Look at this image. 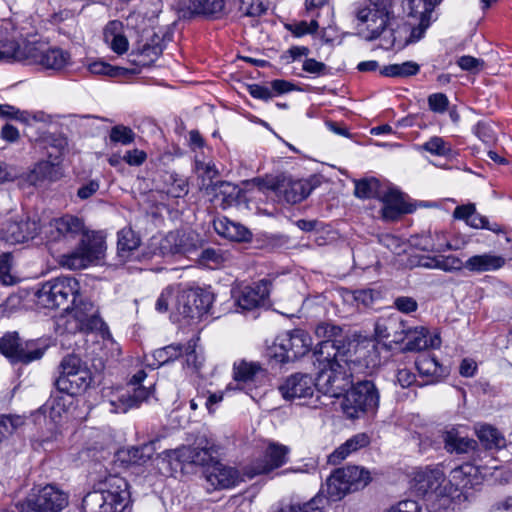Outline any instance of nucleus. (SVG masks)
I'll list each match as a JSON object with an SVG mask.
<instances>
[{"label": "nucleus", "mask_w": 512, "mask_h": 512, "mask_svg": "<svg viewBox=\"0 0 512 512\" xmlns=\"http://www.w3.org/2000/svg\"><path fill=\"white\" fill-rule=\"evenodd\" d=\"M43 234L49 243L66 245L81 237L75 249L57 258L58 264L68 270L85 269L96 264L106 251L104 239L97 235L88 236L84 221L74 215L66 214L52 219L44 226Z\"/></svg>", "instance_id": "obj_1"}, {"label": "nucleus", "mask_w": 512, "mask_h": 512, "mask_svg": "<svg viewBox=\"0 0 512 512\" xmlns=\"http://www.w3.org/2000/svg\"><path fill=\"white\" fill-rule=\"evenodd\" d=\"M0 63H23L37 65L45 70L61 71L71 64V55L67 50L43 40L18 42L14 24L1 20Z\"/></svg>", "instance_id": "obj_2"}, {"label": "nucleus", "mask_w": 512, "mask_h": 512, "mask_svg": "<svg viewBox=\"0 0 512 512\" xmlns=\"http://www.w3.org/2000/svg\"><path fill=\"white\" fill-rule=\"evenodd\" d=\"M130 501L129 485L119 475H109L82 501L84 512H123Z\"/></svg>", "instance_id": "obj_3"}, {"label": "nucleus", "mask_w": 512, "mask_h": 512, "mask_svg": "<svg viewBox=\"0 0 512 512\" xmlns=\"http://www.w3.org/2000/svg\"><path fill=\"white\" fill-rule=\"evenodd\" d=\"M317 391L329 397H340L352 384L351 372L343 354L318 357Z\"/></svg>", "instance_id": "obj_4"}, {"label": "nucleus", "mask_w": 512, "mask_h": 512, "mask_svg": "<svg viewBox=\"0 0 512 512\" xmlns=\"http://www.w3.org/2000/svg\"><path fill=\"white\" fill-rule=\"evenodd\" d=\"M370 5L355 10L357 29L366 40L378 38L390 25L393 0H368Z\"/></svg>", "instance_id": "obj_5"}, {"label": "nucleus", "mask_w": 512, "mask_h": 512, "mask_svg": "<svg viewBox=\"0 0 512 512\" xmlns=\"http://www.w3.org/2000/svg\"><path fill=\"white\" fill-rule=\"evenodd\" d=\"M411 488L419 495L439 502V509L451 506L447 479L440 467L417 468L413 472Z\"/></svg>", "instance_id": "obj_6"}, {"label": "nucleus", "mask_w": 512, "mask_h": 512, "mask_svg": "<svg viewBox=\"0 0 512 512\" xmlns=\"http://www.w3.org/2000/svg\"><path fill=\"white\" fill-rule=\"evenodd\" d=\"M73 307L67 306L57 320V326L62 333L75 334L88 332L101 326V319L97 315L94 305L79 296L72 300Z\"/></svg>", "instance_id": "obj_7"}, {"label": "nucleus", "mask_w": 512, "mask_h": 512, "mask_svg": "<svg viewBox=\"0 0 512 512\" xmlns=\"http://www.w3.org/2000/svg\"><path fill=\"white\" fill-rule=\"evenodd\" d=\"M379 405V393L373 382L365 380L358 382L347 390L342 409L351 419L359 418L365 413H375Z\"/></svg>", "instance_id": "obj_8"}, {"label": "nucleus", "mask_w": 512, "mask_h": 512, "mask_svg": "<svg viewBox=\"0 0 512 512\" xmlns=\"http://www.w3.org/2000/svg\"><path fill=\"white\" fill-rule=\"evenodd\" d=\"M279 392L285 400L297 402L299 405L317 408L323 404L318 395L316 382L309 374L290 375L279 386Z\"/></svg>", "instance_id": "obj_9"}, {"label": "nucleus", "mask_w": 512, "mask_h": 512, "mask_svg": "<svg viewBox=\"0 0 512 512\" xmlns=\"http://www.w3.org/2000/svg\"><path fill=\"white\" fill-rule=\"evenodd\" d=\"M79 282L70 276L57 277L42 284L36 292L38 305L54 309L68 303L78 296Z\"/></svg>", "instance_id": "obj_10"}, {"label": "nucleus", "mask_w": 512, "mask_h": 512, "mask_svg": "<svg viewBox=\"0 0 512 512\" xmlns=\"http://www.w3.org/2000/svg\"><path fill=\"white\" fill-rule=\"evenodd\" d=\"M151 394V387H138L133 391L129 387H105L102 390L101 404L110 413H126L146 401Z\"/></svg>", "instance_id": "obj_11"}, {"label": "nucleus", "mask_w": 512, "mask_h": 512, "mask_svg": "<svg viewBox=\"0 0 512 512\" xmlns=\"http://www.w3.org/2000/svg\"><path fill=\"white\" fill-rule=\"evenodd\" d=\"M214 294L208 289L186 288L179 285L174 312L184 318L195 319L209 312Z\"/></svg>", "instance_id": "obj_12"}, {"label": "nucleus", "mask_w": 512, "mask_h": 512, "mask_svg": "<svg viewBox=\"0 0 512 512\" xmlns=\"http://www.w3.org/2000/svg\"><path fill=\"white\" fill-rule=\"evenodd\" d=\"M483 478V471L474 464L464 463L454 468L447 479L451 505L466 501L469 497L468 490L480 485Z\"/></svg>", "instance_id": "obj_13"}, {"label": "nucleus", "mask_w": 512, "mask_h": 512, "mask_svg": "<svg viewBox=\"0 0 512 512\" xmlns=\"http://www.w3.org/2000/svg\"><path fill=\"white\" fill-rule=\"evenodd\" d=\"M46 346L40 340L22 341L16 332L5 334L0 338V351L14 363L28 364L40 359Z\"/></svg>", "instance_id": "obj_14"}, {"label": "nucleus", "mask_w": 512, "mask_h": 512, "mask_svg": "<svg viewBox=\"0 0 512 512\" xmlns=\"http://www.w3.org/2000/svg\"><path fill=\"white\" fill-rule=\"evenodd\" d=\"M68 504L67 495L53 485L36 487L21 504L20 512H60Z\"/></svg>", "instance_id": "obj_15"}, {"label": "nucleus", "mask_w": 512, "mask_h": 512, "mask_svg": "<svg viewBox=\"0 0 512 512\" xmlns=\"http://www.w3.org/2000/svg\"><path fill=\"white\" fill-rule=\"evenodd\" d=\"M288 454L289 448L287 446L274 442L269 443L262 455L245 467L246 477L251 479L283 466L288 461Z\"/></svg>", "instance_id": "obj_16"}, {"label": "nucleus", "mask_w": 512, "mask_h": 512, "mask_svg": "<svg viewBox=\"0 0 512 512\" xmlns=\"http://www.w3.org/2000/svg\"><path fill=\"white\" fill-rule=\"evenodd\" d=\"M198 340L199 338H192L185 345L170 344L157 349L153 352L154 362H148V365L159 367L185 355L187 364L195 369H199L202 365V357L196 350Z\"/></svg>", "instance_id": "obj_17"}, {"label": "nucleus", "mask_w": 512, "mask_h": 512, "mask_svg": "<svg viewBox=\"0 0 512 512\" xmlns=\"http://www.w3.org/2000/svg\"><path fill=\"white\" fill-rule=\"evenodd\" d=\"M271 282L262 279L251 285L239 287L233 295L238 311H252L263 306L270 293Z\"/></svg>", "instance_id": "obj_18"}, {"label": "nucleus", "mask_w": 512, "mask_h": 512, "mask_svg": "<svg viewBox=\"0 0 512 512\" xmlns=\"http://www.w3.org/2000/svg\"><path fill=\"white\" fill-rule=\"evenodd\" d=\"M217 449L207 439H198L196 446H183L171 452V458L182 464L209 466L214 462Z\"/></svg>", "instance_id": "obj_19"}, {"label": "nucleus", "mask_w": 512, "mask_h": 512, "mask_svg": "<svg viewBox=\"0 0 512 512\" xmlns=\"http://www.w3.org/2000/svg\"><path fill=\"white\" fill-rule=\"evenodd\" d=\"M245 472L241 474L236 468L214 461L205 470L206 481L213 489H230L244 481Z\"/></svg>", "instance_id": "obj_20"}, {"label": "nucleus", "mask_w": 512, "mask_h": 512, "mask_svg": "<svg viewBox=\"0 0 512 512\" xmlns=\"http://www.w3.org/2000/svg\"><path fill=\"white\" fill-rule=\"evenodd\" d=\"M200 237L194 231H171L161 241L160 249L166 254H188L200 246Z\"/></svg>", "instance_id": "obj_21"}, {"label": "nucleus", "mask_w": 512, "mask_h": 512, "mask_svg": "<svg viewBox=\"0 0 512 512\" xmlns=\"http://www.w3.org/2000/svg\"><path fill=\"white\" fill-rule=\"evenodd\" d=\"M315 335L322 339L317 345L314 356L318 357H335L342 354L340 350L342 329L339 326L330 323H320L315 328Z\"/></svg>", "instance_id": "obj_22"}, {"label": "nucleus", "mask_w": 512, "mask_h": 512, "mask_svg": "<svg viewBox=\"0 0 512 512\" xmlns=\"http://www.w3.org/2000/svg\"><path fill=\"white\" fill-rule=\"evenodd\" d=\"M236 0H187L183 8L192 15H200L210 19H221L232 11Z\"/></svg>", "instance_id": "obj_23"}, {"label": "nucleus", "mask_w": 512, "mask_h": 512, "mask_svg": "<svg viewBox=\"0 0 512 512\" xmlns=\"http://www.w3.org/2000/svg\"><path fill=\"white\" fill-rule=\"evenodd\" d=\"M309 180L283 179L271 186L278 196H282L287 203L296 204L306 199L313 190Z\"/></svg>", "instance_id": "obj_24"}, {"label": "nucleus", "mask_w": 512, "mask_h": 512, "mask_svg": "<svg viewBox=\"0 0 512 512\" xmlns=\"http://www.w3.org/2000/svg\"><path fill=\"white\" fill-rule=\"evenodd\" d=\"M53 148L56 150L55 153L49 152L50 160L40 161L37 163L32 170L31 180L41 181L45 179L54 180L58 175V159L62 155L63 150L67 146V141L63 137L53 139Z\"/></svg>", "instance_id": "obj_25"}, {"label": "nucleus", "mask_w": 512, "mask_h": 512, "mask_svg": "<svg viewBox=\"0 0 512 512\" xmlns=\"http://www.w3.org/2000/svg\"><path fill=\"white\" fill-rule=\"evenodd\" d=\"M39 230L36 221L21 220L9 221L0 231V237L9 244L23 243L29 239H33Z\"/></svg>", "instance_id": "obj_26"}, {"label": "nucleus", "mask_w": 512, "mask_h": 512, "mask_svg": "<svg viewBox=\"0 0 512 512\" xmlns=\"http://www.w3.org/2000/svg\"><path fill=\"white\" fill-rule=\"evenodd\" d=\"M379 200L383 206L381 209L382 218L386 221H394L401 215L411 213L412 208L404 200L403 195L392 187H387Z\"/></svg>", "instance_id": "obj_27"}, {"label": "nucleus", "mask_w": 512, "mask_h": 512, "mask_svg": "<svg viewBox=\"0 0 512 512\" xmlns=\"http://www.w3.org/2000/svg\"><path fill=\"white\" fill-rule=\"evenodd\" d=\"M406 323L397 316L380 318L375 323V337L379 341L390 340L393 343L405 341Z\"/></svg>", "instance_id": "obj_28"}, {"label": "nucleus", "mask_w": 512, "mask_h": 512, "mask_svg": "<svg viewBox=\"0 0 512 512\" xmlns=\"http://www.w3.org/2000/svg\"><path fill=\"white\" fill-rule=\"evenodd\" d=\"M266 376V370L258 362L238 360L233 364V378L239 388L260 383Z\"/></svg>", "instance_id": "obj_29"}, {"label": "nucleus", "mask_w": 512, "mask_h": 512, "mask_svg": "<svg viewBox=\"0 0 512 512\" xmlns=\"http://www.w3.org/2000/svg\"><path fill=\"white\" fill-rule=\"evenodd\" d=\"M405 333L407 334L405 338L407 340L405 350L407 351H421L427 348L435 349L441 345L439 334L430 335L425 327H406Z\"/></svg>", "instance_id": "obj_30"}, {"label": "nucleus", "mask_w": 512, "mask_h": 512, "mask_svg": "<svg viewBox=\"0 0 512 512\" xmlns=\"http://www.w3.org/2000/svg\"><path fill=\"white\" fill-rule=\"evenodd\" d=\"M92 375L89 370H80L76 374L59 376L55 385L59 392L73 396L85 392L91 385Z\"/></svg>", "instance_id": "obj_31"}, {"label": "nucleus", "mask_w": 512, "mask_h": 512, "mask_svg": "<svg viewBox=\"0 0 512 512\" xmlns=\"http://www.w3.org/2000/svg\"><path fill=\"white\" fill-rule=\"evenodd\" d=\"M284 341L292 361L306 355L312 347L311 336L302 329L283 332Z\"/></svg>", "instance_id": "obj_32"}, {"label": "nucleus", "mask_w": 512, "mask_h": 512, "mask_svg": "<svg viewBox=\"0 0 512 512\" xmlns=\"http://www.w3.org/2000/svg\"><path fill=\"white\" fill-rule=\"evenodd\" d=\"M505 262L501 255L484 253L469 257L465 261V269L473 273L491 272L502 268Z\"/></svg>", "instance_id": "obj_33"}, {"label": "nucleus", "mask_w": 512, "mask_h": 512, "mask_svg": "<svg viewBox=\"0 0 512 512\" xmlns=\"http://www.w3.org/2000/svg\"><path fill=\"white\" fill-rule=\"evenodd\" d=\"M370 437L366 433H358L349 438L345 443L336 448L328 457V462L337 465L345 460L350 454L368 446Z\"/></svg>", "instance_id": "obj_34"}, {"label": "nucleus", "mask_w": 512, "mask_h": 512, "mask_svg": "<svg viewBox=\"0 0 512 512\" xmlns=\"http://www.w3.org/2000/svg\"><path fill=\"white\" fill-rule=\"evenodd\" d=\"M103 36L105 43L114 53L122 55L128 51L129 42L126 35L124 34L123 25L121 22H109L104 29Z\"/></svg>", "instance_id": "obj_35"}, {"label": "nucleus", "mask_w": 512, "mask_h": 512, "mask_svg": "<svg viewBox=\"0 0 512 512\" xmlns=\"http://www.w3.org/2000/svg\"><path fill=\"white\" fill-rule=\"evenodd\" d=\"M454 219L463 220L465 223L475 229H487L496 232V227L490 226L485 216L477 213L476 207L472 203L457 206L453 212Z\"/></svg>", "instance_id": "obj_36"}, {"label": "nucleus", "mask_w": 512, "mask_h": 512, "mask_svg": "<svg viewBox=\"0 0 512 512\" xmlns=\"http://www.w3.org/2000/svg\"><path fill=\"white\" fill-rule=\"evenodd\" d=\"M445 448L448 452L465 454L477 447V442L464 435L458 428H451L444 434Z\"/></svg>", "instance_id": "obj_37"}, {"label": "nucleus", "mask_w": 512, "mask_h": 512, "mask_svg": "<svg viewBox=\"0 0 512 512\" xmlns=\"http://www.w3.org/2000/svg\"><path fill=\"white\" fill-rule=\"evenodd\" d=\"M441 0H409L408 15L420 21V30H426L430 25L431 14Z\"/></svg>", "instance_id": "obj_38"}, {"label": "nucleus", "mask_w": 512, "mask_h": 512, "mask_svg": "<svg viewBox=\"0 0 512 512\" xmlns=\"http://www.w3.org/2000/svg\"><path fill=\"white\" fill-rule=\"evenodd\" d=\"M214 229L220 236L232 241H246L251 236L246 227L226 217L215 220Z\"/></svg>", "instance_id": "obj_39"}, {"label": "nucleus", "mask_w": 512, "mask_h": 512, "mask_svg": "<svg viewBox=\"0 0 512 512\" xmlns=\"http://www.w3.org/2000/svg\"><path fill=\"white\" fill-rule=\"evenodd\" d=\"M162 52L163 46L157 37V41L153 39L152 43H145L137 52H132L131 56L134 58L131 62L139 67H147L154 63Z\"/></svg>", "instance_id": "obj_40"}, {"label": "nucleus", "mask_w": 512, "mask_h": 512, "mask_svg": "<svg viewBox=\"0 0 512 512\" xmlns=\"http://www.w3.org/2000/svg\"><path fill=\"white\" fill-rule=\"evenodd\" d=\"M416 368L422 376L430 377L427 383L438 382L447 373L446 369L439 364L437 359L431 355H420L416 360Z\"/></svg>", "instance_id": "obj_41"}, {"label": "nucleus", "mask_w": 512, "mask_h": 512, "mask_svg": "<svg viewBox=\"0 0 512 512\" xmlns=\"http://www.w3.org/2000/svg\"><path fill=\"white\" fill-rule=\"evenodd\" d=\"M326 490L328 497L333 500H341L345 495L352 492L345 476L343 468L335 470L326 482Z\"/></svg>", "instance_id": "obj_42"}, {"label": "nucleus", "mask_w": 512, "mask_h": 512, "mask_svg": "<svg viewBox=\"0 0 512 512\" xmlns=\"http://www.w3.org/2000/svg\"><path fill=\"white\" fill-rule=\"evenodd\" d=\"M475 432L479 441L487 449H500L506 444L503 434L489 424L475 426Z\"/></svg>", "instance_id": "obj_43"}, {"label": "nucleus", "mask_w": 512, "mask_h": 512, "mask_svg": "<svg viewBox=\"0 0 512 512\" xmlns=\"http://www.w3.org/2000/svg\"><path fill=\"white\" fill-rule=\"evenodd\" d=\"M140 244V237L130 227H124L118 232L117 250L122 259L127 260Z\"/></svg>", "instance_id": "obj_44"}, {"label": "nucleus", "mask_w": 512, "mask_h": 512, "mask_svg": "<svg viewBox=\"0 0 512 512\" xmlns=\"http://www.w3.org/2000/svg\"><path fill=\"white\" fill-rule=\"evenodd\" d=\"M429 238L431 242L420 246L421 250L442 253L462 249V244H452L450 240H448L446 232L443 230L429 232Z\"/></svg>", "instance_id": "obj_45"}, {"label": "nucleus", "mask_w": 512, "mask_h": 512, "mask_svg": "<svg viewBox=\"0 0 512 512\" xmlns=\"http://www.w3.org/2000/svg\"><path fill=\"white\" fill-rule=\"evenodd\" d=\"M388 185L382 184L378 179L371 177L355 181V196L362 199H379Z\"/></svg>", "instance_id": "obj_46"}, {"label": "nucleus", "mask_w": 512, "mask_h": 512, "mask_svg": "<svg viewBox=\"0 0 512 512\" xmlns=\"http://www.w3.org/2000/svg\"><path fill=\"white\" fill-rule=\"evenodd\" d=\"M348 478L352 492L365 488L372 481V474L369 470L360 466H347L343 468Z\"/></svg>", "instance_id": "obj_47"}, {"label": "nucleus", "mask_w": 512, "mask_h": 512, "mask_svg": "<svg viewBox=\"0 0 512 512\" xmlns=\"http://www.w3.org/2000/svg\"><path fill=\"white\" fill-rule=\"evenodd\" d=\"M199 264L210 269H217L229 261V254L220 248H206L198 258Z\"/></svg>", "instance_id": "obj_48"}, {"label": "nucleus", "mask_w": 512, "mask_h": 512, "mask_svg": "<svg viewBox=\"0 0 512 512\" xmlns=\"http://www.w3.org/2000/svg\"><path fill=\"white\" fill-rule=\"evenodd\" d=\"M72 404L71 396H56L53 397L45 406L49 410V418L55 422L60 423L67 415L70 405Z\"/></svg>", "instance_id": "obj_49"}, {"label": "nucleus", "mask_w": 512, "mask_h": 512, "mask_svg": "<svg viewBox=\"0 0 512 512\" xmlns=\"http://www.w3.org/2000/svg\"><path fill=\"white\" fill-rule=\"evenodd\" d=\"M238 12L241 17H248L255 20L267 11V6L262 0H238Z\"/></svg>", "instance_id": "obj_50"}, {"label": "nucleus", "mask_w": 512, "mask_h": 512, "mask_svg": "<svg viewBox=\"0 0 512 512\" xmlns=\"http://www.w3.org/2000/svg\"><path fill=\"white\" fill-rule=\"evenodd\" d=\"M284 339V334H279L267 349V356L277 363L292 361Z\"/></svg>", "instance_id": "obj_51"}, {"label": "nucleus", "mask_w": 512, "mask_h": 512, "mask_svg": "<svg viewBox=\"0 0 512 512\" xmlns=\"http://www.w3.org/2000/svg\"><path fill=\"white\" fill-rule=\"evenodd\" d=\"M419 65L412 61L385 66L381 73L388 77H407L417 74Z\"/></svg>", "instance_id": "obj_52"}, {"label": "nucleus", "mask_w": 512, "mask_h": 512, "mask_svg": "<svg viewBox=\"0 0 512 512\" xmlns=\"http://www.w3.org/2000/svg\"><path fill=\"white\" fill-rule=\"evenodd\" d=\"M25 424V418L20 415H1L0 416V435L2 440L11 436Z\"/></svg>", "instance_id": "obj_53"}, {"label": "nucleus", "mask_w": 512, "mask_h": 512, "mask_svg": "<svg viewBox=\"0 0 512 512\" xmlns=\"http://www.w3.org/2000/svg\"><path fill=\"white\" fill-rule=\"evenodd\" d=\"M418 150H424L436 156H449L452 152L451 146L441 137H431L427 142L418 146Z\"/></svg>", "instance_id": "obj_54"}, {"label": "nucleus", "mask_w": 512, "mask_h": 512, "mask_svg": "<svg viewBox=\"0 0 512 512\" xmlns=\"http://www.w3.org/2000/svg\"><path fill=\"white\" fill-rule=\"evenodd\" d=\"M178 288H179V285H176V286L170 285V286L166 287L161 292V294L158 297L156 304H155V308L158 312L164 313L169 310L174 312V309L172 306L174 305V303L176 301L177 294H178Z\"/></svg>", "instance_id": "obj_55"}, {"label": "nucleus", "mask_w": 512, "mask_h": 512, "mask_svg": "<svg viewBox=\"0 0 512 512\" xmlns=\"http://www.w3.org/2000/svg\"><path fill=\"white\" fill-rule=\"evenodd\" d=\"M136 134L134 131L125 125L119 124L111 128L109 133V139L112 143L129 145L134 142Z\"/></svg>", "instance_id": "obj_56"}, {"label": "nucleus", "mask_w": 512, "mask_h": 512, "mask_svg": "<svg viewBox=\"0 0 512 512\" xmlns=\"http://www.w3.org/2000/svg\"><path fill=\"white\" fill-rule=\"evenodd\" d=\"M166 183L165 192L168 196L179 198L186 195L188 192L186 180L177 175L169 174Z\"/></svg>", "instance_id": "obj_57"}, {"label": "nucleus", "mask_w": 512, "mask_h": 512, "mask_svg": "<svg viewBox=\"0 0 512 512\" xmlns=\"http://www.w3.org/2000/svg\"><path fill=\"white\" fill-rule=\"evenodd\" d=\"M324 502L325 499L318 495L306 503L301 505H291L287 508L281 509L279 512H321Z\"/></svg>", "instance_id": "obj_58"}, {"label": "nucleus", "mask_w": 512, "mask_h": 512, "mask_svg": "<svg viewBox=\"0 0 512 512\" xmlns=\"http://www.w3.org/2000/svg\"><path fill=\"white\" fill-rule=\"evenodd\" d=\"M80 370H89L76 355H68L64 357L60 363V375L66 376L76 374Z\"/></svg>", "instance_id": "obj_59"}, {"label": "nucleus", "mask_w": 512, "mask_h": 512, "mask_svg": "<svg viewBox=\"0 0 512 512\" xmlns=\"http://www.w3.org/2000/svg\"><path fill=\"white\" fill-rule=\"evenodd\" d=\"M87 68L91 74L106 75L110 77H116L124 72L123 68L111 66L103 61L91 62L88 64Z\"/></svg>", "instance_id": "obj_60"}, {"label": "nucleus", "mask_w": 512, "mask_h": 512, "mask_svg": "<svg viewBox=\"0 0 512 512\" xmlns=\"http://www.w3.org/2000/svg\"><path fill=\"white\" fill-rule=\"evenodd\" d=\"M12 257L9 253L0 255V282L3 285H13L17 278L11 273Z\"/></svg>", "instance_id": "obj_61"}, {"label": "nucleus", "mask_w": 512, "mask_h": 512, "mask_svg": "<svg viewBox=\"0 0 512 512\" xmlns=\"http://www.w3.org/2000/svg\"><path fill=\"white\" fill-rule=\"evenodd\" d=\"M25 306L24 300L20 294H12L0 305V314L10 316L13 313L20 311Z\"/></svg>", "instance_id": "obj_62"}, {"label": "nucleus", "mask_w": 512, "mask_h": 512, "mask_svg": "<svg viewBox=\"0 0 512 512\" xmlns=\"http://www.w3.org/2000/svg\"><path fill=\"white\" fill-rule=\"evenodd\" d=\"M286 27L293 35H295L296 37H301L306 34L316 32L319 28V25L315 19H312L310 22L300 21L289 24Z\"/></svg>", "instance_id": "obj_63"}, {"label": "nucleus", "mask_w": 512, "mask_h": 512, "mask_svg": "<svg viewBox=\"0 0 512 512\" xmlns=\"http://www.w3.org/2000/svg\"><path fill=\"white\" fill-rule=\"evenodd\" d=\"M385 512H422V509L417 501L406 499L390 506Z\"/></svg>", "instance_id": "obj_64"}]
</instances>
